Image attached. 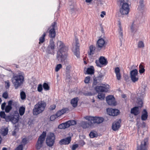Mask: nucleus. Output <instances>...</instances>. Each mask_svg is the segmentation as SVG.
<instances>
[{
	"mask_svg": "<svg viewBox=\"0 0 150 150\" xmlns=\"http://www.w3.org/2000/svg\"><path fill=\"white\" fill-rule=\"evenodd\" d=\"M106 100L108 104L110 105H116V102L115 98L112 95H109L107 96L106 98Z\"/></svg>",
	"mask_w": 150,
	"mask_h": 150,
	"instance_id": "15",
	"label": "nucleus"
},
{
	"mask_svg": "<svg viewBox=\"0 0 150 150\" xmlns=\"http://www.w3.org/2000/svg\"><path fill=\"white\" fill-rule=\"evenodd\" d=\"M56 107V105H51L50 107V109L51 110H53L55 109Z\"/></svg>",
	"mask_w": 150,
	"mask_h": 150,
	"instance_id": "59",
	"label": "nucleus"
},
{
	"mask_svg": "<svg viewBox=\"0 0 150 150\" xmlns=\"http://www.w3.org/2000/svg\"><path fill=\"white\" fill-rule=\"evenodd\" d=\"M120 122L118 121L113 123L112 126V129L114 131H116L120 127Z\"/></svg>",
	"mask_w": 150,
	"mask_h": 150,
	"instance_id": "19",
	"label": "nucleus"
},
{
	"mask_svg": "<svg viewBox=\"0 0 150 150\" xmlns=\"http://www.w3.org/2000/svg\"><path fill=\"white\" fill-rule=\"evenodd\" d=\"M16 130L15 129L14 131H13L12 132V135L13 136L16 135Z\"/></svg>",
	"mask_w": 150,
	"mask_h": 150,
	"instance_id": "64",
	"label": "nucleus"
},
{
	"mask_svg": "<svg viewBox=\"0 0 150 150\" xmlns=\"http://www.w3.org/2000/svg\"><path fill=\"white\" fill-rule=\"evenodd\" d=\"M119 38L121 41H122V40L123 39V32L120 26L119 27Z\"/></svg>",
	"mask_w": 150,
	"mask_h": 150,
	"instance_id": "32",
	"label": "nucleus"
},
{
	"mask_svg": "<svg viewBox=\"0 0 150 150\" xmlns=\"http://www.w3.org/2000/svg\"><path fill=\"white\" fill-rule=\"evenodd\" d=\"M25 81L24 74L21 73L13 75L12 78V81L16 89L21 86Z\"/></svg>",
	"mask_w": 150,
	"mask_h": 150,
	"instance_id": "2",
	"label": "nucleus"
},
{
	"mask_svg": "<svg viewBox=\"0 0 150 150\" xmlns=\"http://www.w3.org/2000/svg\"><path fill=\"white\" fill-rule=\"evenodd\" d=\"M116 74L117 79L118 80H120L121 79V77L120 73L118 74L117 73V74Z\"/></svg>",
	"mask_w": 150,
	"mask_h": 150,
	"instance_id": "57",
	"label": "nucleus"
},
{
	"mask_svg": "<svg viewBox=\"0 0 150 150\" xmlns=\"http://www.w3.org/2000/svg\"><path fill=\"white\" fill-rule=\"evenodd\" d=\"M95 62H96V65L97 66H98V67H101L100 64V62L99 61L96 60V61Z\"/></svg>",
	"mask_w": 150,
	"mask_h": 150,
	"instance_id": "61",
	"label": "nucleus"
},
{
	"mask_svg": "<svg viewBox=\"0 0 150 150\" xmlns=\"http://www.w3.org/2000/svg\"><path fill=\"white\" fill-rule=\"evenodd\" d=\"M131 112L135 115H137L139 113L138 107H135L132 108L131 110Z\"/></svg>",
	"mask_w": 150,
	"mask_h": 150,
	"instance_id": "22",
	"label": "nucleus"
},
{
	"mask_svg": "<svg viewBox=\"0 0 150 150\" xmlns=\"http://www.w3.org/2000/svg\"><path fill=\"white\" fill-rule=\"evenodd\" d=\"M106 14L105 12L104 11H102L101 12V14H100V17L102 18L104 17V15H105Z\"/></svg>",
	"mask_w": 150,
	"mask_h": 150,
	"instance_id": "62",
	"label": "nucleus"
},
{
	"mask_svg": "<svg viewBox=\"0 0 150 150\" xmlns=\"http://www.w3.org/2000/svg\"><path fill=\"white\" fill-rule=\"evenodd\" d=\"M19 114L21 116L23 115L25 112V108L23 106L21 107L19 109Z\"/></svg>",
	"mask_w": 150,
	"mask_h": 150,
	"instance_id": "29",
	"label": "nucleus"
},
{
	"mask_svg": "<svg viewBox=\"0 0 150 150\" xmlns=\"http://www.w3.org/2000/svg\"><path fill=\"white\" fill-rule=\"evenodd\" d=\"M99 80L97 79L96 77H95L93 79V85H96L97 83L98 82Z\"/></svg>",
	"mask_w": 150,
	"mask_h": 150,
	"instance_id": "51",
	"label": "nucleus"
},
{
	"mask_svg": "<svg viewBox=\"0 0 150 150\" xmlns=\"http://www.w3.org/2000/svg\"><path fill=\"white\" fill-rule=\"evenodd\" d=\"M6 84V85L5 87L7 89L8 88L10 87V82L8 80H7L5 82Z\"/></svg>",
	"mask_w": 150,
	"mask_h": 150,
	"instance_id": "52",
	"label": "nucleus"
},
{
	"mask_svg": "<svg viewBox=\"0 0 150 150\" xmlns=\"http://www.w3.org/2000/svg\"><path fill=\"white\" fill-rule=\"evenodd\" d=\"M108 114L112 116H117L119 113V110L117 109L108 108L107 109Z\"/></svg>",
	"mask_w": 150,
	"mask_h": 150,
	"instance_id": "16",
	"label": "nucleus"
},
{
	"mask_svg": "<svg viewBox=\"0 0 150 150\" xmlns=\"http://www.w3.org/2000/svg\"><path fill=\"white\" fill-rule=\"evenodd\" d=\"M62 67V66L61 64H59L57 65L55 68V71H58Z\"/></svg>",
	"mask_w": 150,
	"mask_h": 150,
	"instance_id": "39",
	"label": "nucleus"
},
{
	"mask_svg": "<svg viewBox=\"0 0 150 150\" xmlns=\"http://www.w3.org/2000/svg\"><path fill=\"white\" fill-rule=\"evenodd\" d=\"M148 113L146 110L144 109L143 110L142 115L141 116V119L142 120H146L148 117Z\"/></svg>",
	"mask_w": 150,
	"mask_h": 150,
	"instance_id": "23",
	"label": "nucleus"
},
{
	"mask_svg": "<svg viewBox=\"0 0 150 150\" xmlns=\"http://www.w3.org/2000/svg\"><path fill=\"white\" fill-rule=\"evenodd\" d=\"M148 144V139L146 138L141 142L140 146L137 147V150H147Z\"/></svg>",
	"mask_w": 150,
	"mask_h": 150,
	"instance_id": "13",
	"label": "nucleus"
},
{
	"mask_svg": "<svg viewBox=\"0 0 150 150\" xmlns=\"http://www.w3.org/2000/svg\"><path fill=\"white\" fill-rule=\"evenodd\" d=\"M8 96V95L7 92H5L3 94L2 97L5 99L7 98Z\"/></svg>",
	"mask_w": 150,
	"mask_h": 150,
	"instance_id": "50",
	"label": "nucleus"
},
{
	"mask_svg": "<svg viewBox=\"0 0 150 150\" xmlns=\"http://www.w3.org/2000/svg\"><path fill=\"white\" fill-rule=\"evenodd\" d=\"M137 103L139 105L138 108L142 107L143 104V102L142 100L140 98H138L137 99Z\"/></svg>",
	"mask_w": 150,
	"mask_h": 150,
	"instance_id": "36",
	"label": "nucleus"
},
{
	"mask_svg": "<svg viewBox=\"0 0 150 150\" xmlns=\"http://www.w3.org/2000/svg\"><path fill=\"white\" fill-rule=\"evenodd\" d=\"M137 28V26L134 22L132 24L131 27V29L132 32H135Z\"/></svg>",
	"mask_w": 150,
	"mask_h": 150,
	"instance_id": "30",
	"label": "nucleus"
},
{
	"mask_svg": "<svg viewBox=\"0 0 150 150\" xmlns=\"http://www.w3.org/2000/svg\"><path fill=\"white\" fill-rule=\"evenodd\" d=\"M66 111V109H63L58 111L55 114L56 115L57 117H58L61 116L62 115L65 113Z\"/></svg>",
	"mask_w": 150,
	"mask_h": 150,
	"instance_id": "27",
	"label": "nucleus"
},
{
	"mask_svg": "<svg viewBox=\"0 0 150 150\" xmlns=\"http://www.w3.org/2000/svg\"><path fill=\"white\" fill-rule=\"evenodd\" d=\"M46 36L45 33H44L39 38V44H40L42 43L45 41V38Z\"/></svg>",
	"mask_w": 150,
	"mask_h": 150,
	"instance_id": "31",
	"label": "nucleus"
},
{
	"mask_svg": "<svg viewBox=\"0 0 150 150\" xmlns=\"http://www.w3.org/2000/svg\"><path fill=\"white\" fill-rule=\"evenodd\" d=\"M23 150V146L22 145H19L16 149L15 150Z\"/></svg>",
	"mask_w": 150,
	"mask_h": 150,
	"instance_id": "58",
	"label": "nucleus"
},
{
	"mask_svg": "<svg viewBox=\"0 0 150 150\" xmlns=\"http://www.w3.org/2000/svg\"><path fill=\"white\" fill-rule=\"evenodd\" d=\"M107 45V42L102 38H99L98 40L96 46L98 49L100 50L101 49H104Z\"/></svg>",
	"mask_w": 150,
	"mask_h": 150,
	"instance_id": "12",
	"label": "nucleus"
},
{
	"mask_svg": "<svg viewBox=\"0 0 150 150\" xmlns=\"http://www.w3.org/2000/svg\"><path fill=\"white\" fill-rule=\"evenodd\" d=\"M79 42L78 39L76 38H75V42L73 44L72 50L74 52V54L77 57H79Z\"/></svg>",
	"mask_w": 150,
	"mask_h": 150,
	"instance_id": "9",
	"label": "nucleus"
},
{
	"mask_svg": "<svg viewBox=\"0 0 150 150\" xmlns=\"http://www.w3.org/2000/svg\"><path fill=\"white\" fill-rule=\"evenodd\" d=\"M115 72L116 74L120 73V69L119 67H116L115 70Z\"/></svg>",
	"mask_w": 150,
	"mask_h": 150,
	"instance_id": "56",
	"label": "nucleus"
},
{
	"mask_svg": "<svg viewBox=\"0 0 150 150\" xmlns=\"http://www.w3.org/2000/svg\"><path fill=\"white\" fill-rule=\"evenodd\" d=\"M89 135L91 138L97 137L98 136L97 132L95 131H92L90 132Z\"/></svg>",
	"mask_w": 150,
	"mask_h": 150,
	"instance_id": "26",
	"label": "nucleus"
},
{
	"mask_svg": "<svg viewBox=\"0 0 150 150\" xmlns=\"http://www.w3.org/2000/svg\"><path fill=\"white\" fill-rule=\"evenodd\" d=\"M0 116L1 117L5 118L6 117V114L4 112L1 111L0 112Z\"/></svg>",
	"mask_w": 150,
	"mask_h": 150,
	"instance_id": "48",
	"label": "nucleus"
},
{
	"mask_svg": "<svg viewBox=\"0 0 150 150\" xmlns=\"http://www.w3.org/2000/svg\"><path fill=\"white\" fill-rule=\"evenodd\" d=\"M19 117L18 113L17 111H15L14 115L7 116L6 118V120L7 121H10L14 124L18 122Z\"/></svg>",
	"mask_w": 150,
	"mask_h": 150,
	"instance_id": "6",
	"label": "nucleus"
},
{
	"mask_svg": "<svg viewBox=\"0 0 150 150\" xmlns=\"http://www.w3.org/2000/svg\"><path fill=\"white\" fill-rule=\"evenodd\" d=\"M138 74V71L137 69H134L131 71L130 73V77L137 76Z\"/></svg>",
	"mask_w": 150,
	"mask_h": 150,
	"instance_id": "33",
	"label": "nucleus"
},
{
	"mask_svg": "<svg viewBox=\"0 0 150 150\" xmlns=\"http://www.w3.org/2000/svg\"><path fill=\"white\" fill-rule=\"evenodd\" d=\"M90 76H88L86 77L84 80V82L86 83H88L90 81Z\"/></svg>",
	"mask_w": 150,
	"mask_h": 150,
	"instance_id": "45",
	"label": "nucleus"
},
{
	"mask_svg": "<svg viewBox=\"0 0 150 150\" xmlns=\"http://www.w3.org/2000/svg\"><path fill=\"white\" fill-rule=\"evenodd\" d=\"M46 106L45 103L44 101L39 102L34 106L33 110V114L38 115L42 112L45 109Z\"/></svg>",
	"mask_w": 150,
	"mask_h": 150,
	"instance_id": "3",
	"label": "nucleus"
},
{
	"mask_svg": "<svg viewBox=\"0 0 150 150\" xmlns=\"http://www.w3.org/2000/svg\"><path fill=\"white\" fill-rule=\"evenodd\" d=\"M43 87L44 90L46 91L49 90L50 88L48 84L46 83H44L43 85Z\"/></svg>",
	"mask_w": 150,
	"mask_h": 150,
	"instance_id": "35",
	"label": "nucleus"
},
{
	"mask_svg": "<svg viewBox=\"0 0 150 150\" xmlns=\"http://www.w3.org/2000/svg\"><path fill=\"white\" fill-rule=\"evenodd\" d=\"M85 118L86 120L92 122L93 125L95 123H101L104 120V119L103 117H98L87 116L85 117Z\"/></svg>",
	"mask_w": 150,
	"mask_h": 150,
	"instance_id": "8",
	"label": "nucleus"
},
{
	"mask_svg": "<svg viewBox=\"0 0 150 150\" xmlns=\"http://www.w3.org/2000/svg\"><path fill=\"white\" fill-rule=\"evenodd\" d=\"M6 105V103L5 102L3 103L1 105V109L2 110H3L5 109V107Z\"/></svg>",
	"mask_w": 150,
	"mask_h": 150,
	"instance_id": "60",
	"label": "nucleus"
},
{
	"mask_svg": "<svg viewBox=\"0 0 150 150\" xmlns=\"http://www.w3.org/2000/svg\"><path fill=\"white\" fill-rule=\"evenodd\" d=\"M46 134V132L44 131L39 137L36 145V147L37 149H40L43 146Z\"/></svg>",
	"mask_w": 150,
	"mask_h": 150,
	"instance_id": "4",
	"label": "nucleus"
},
{
	"mask_svg": "<svg viewBox=\"0 0 150 150\" xmlns=\"http://www.w3.org/2000/svg\"><path fill=\"white\" fill-rule=\"evenodd\" d=\"M20 96L21 99L22 100H24L26 98V95L25 93L23 91L21 92Z\"/></svg>",
	"mask_w": 150,
	"mask_h": 150,
	"instance_id": "37",
	"label": "nucleus"
},
{
	"mask_svg": "<svg viewBox=\"0 0 150 150\" xmlns=\"http://www.w3.org/2000/svg\"><path fill=\"white\" fill-rule=\"evenodd\" d=\"M139 72L140 74H142L145 71V69L143 66L141 64L139 66Z\"/></svg>",
	"mask_w": 150,
	"mask_h": 150,
	"instance_id": "34",
	"label": "nucleus"
},
{
	"mask_svg": "<svg viewBox=\"0 0 150 150\" xmlns=\"http://www.w3.org/2000/svg\"><path fill=\"white\" fill-rule=\"evenodd\" d=\"M109 86L108 85H104L103 86H97L95 88V89L97 92H106L108 91Z\"/></svg>",
	"mask_w": 150,
	"mask_h": 150,
	"instance_id": "14",
	"label": "nucleus"
},
{
	"mask_svg": "<svg viewBox=\"0 0 150 150\" xmlns=\"http://www.w3.org/2000/svg\"><path fill=\"white\" fill-rule=\"evenodd\" d=\"M144 47L143 42L142 41H140L138 43V47L139 48H143Z\"/></svg>",
	"mask_w": 150,
	"mask_h": 150,
	"instance_id": "42",
	"label": "nucleus"
},
{
	"mask_svg": "<svg viewBox=\"0 0 150 150\" xmlns=\"http://www.w3.org/2000/svg\"><path fill=\"white\" fill-rule=\"evenodd\" d=\"M43 90V88L42 85L41 84H40L38 85L37 88V90L39 92H41Z\"/></svg>",
	"mask_w": 150,
	"mask_h": 150,
	"instance_id": "40",
	"label": "nucleus"
},
{
	"mask_svg": "<svg viewBox=\"0 0 150 150\" xmlns=\"http://www.w3.org/2000/svg\"><path fill=\"white\" fill-rule=\"evenodd\" d=\"M139 95H138L139 96H140L141 97H143V96L145 94L144 90V89H143L142 91H139Z\"/></svg>",
	"mask_w": 150,
	"mask_h": 150,
	"instance_id": "49",
	"label": "nucleus"
},
{
	"mask_svg": "<svg viewBox=\"0 0 150 150\" xmlns=\"http://www.w3.org/2000/svg\"><path fill=\"white\" fill-rule=\"evenodd\" d=\"M94 69L93 67H90L88 68L86 71V73L85 74H92L94 73Z\"/></svg>",
	"mask_w": 150,
	"mask_h": 150,
	"instance_id": "25",
	"label": "nucleus"
},
{
	"mask_svg": "<svg viewBox=\"0 0 150 150\" xmlns=\"http://www.w3.org/2000/svg\"><path fill=\"white\" fill-rule=\"evenodd\" d=\"M69 122H68V121L64 123H63V124H64L65 129L69 127H70L69 124Z\"/></svg>",
	"mask_w": 150,
	"mask_h": 150,
	"instance_id": "53",
	"label": "nucleus"
},
{
	"mask_svg": "<svg viewBox=\"0 0 150 150\" xmlns=\"http://www.w3.org/2000/svg\"><path fill=\"white\" fill-rule=\"evenodd\" d=\"M57 118V117L56 114L50 116V120L51 121H54L55 119Z\"/></svg>",
	"mask_w": 150,
	"mask_h": 150,
	"instance_id": "44",
	"label": "nucleus"
},
{
	"mask_svg": "<svg viewBox=\"0 0 150 150\" xmlns=\"http://www.w3.org/2000/svg\"><path fill=\"white\" fill-rule=\"evenodd\" d=\"M99 61L101 64L105 65L107 64V61L103 57H100Z\"/></svg>",
	"mask_w": 150,
	"mask_h": 150,
	"instance_id": "28",
	"label": "nucleus"
},
{
	"mask_svg": "<svg viewBox=\"0 0 150 150\" xmlns=\"http://www.w3.org/2000/svg\"><path fill=\"white\" fill-rule=\"evenodd\" d=\"M71 140V137H69L62 139L60 141L59 143L61 145L68 144L70 142Z\"/></svg>",
	"mask_w": 150,
	"mask_h": 150,
	"instance_id": "18",
	"label": "nucleus"
},
{
	"mask_svg": "<svg viewBox=\"0 0 150 150\" xmlns=\"http://www.w3.org/2000/svg\"><path fill=\"white\" fill-rule=\"evenodd\" d=\"M130 78L132 81L133 82H135L137 81L138 80V78L137 76L130 77Z\"/></svg>",
	"mask_w": 150,
	"mask_h": 150,
	"instance_id": "38",
	"label": "nucleus"
},
{
	"mask_svg": "<svg viewBox=\"0 0 150 150\" xmlns=\"http://www.w3.org/2000/svg\"><path fill=\"white\" fill-rule=\"evenodd\" d=\"M8 133V129L7 128H5L3 131H2V134L4 136H5L7 135Z\"/></svg>",
	"mask_w": 150,
	"mask_h": 150,
	"instance_id": "46",
	"label": "nucleus"
},
{
	"mask_svg": "<svg viewBox=\"0 0 150 150\" xmlns=\"http://www.w3.org/2000/svg\"><path fill=\"white\" fill-rule=\"evenodd\" d=\"M12 100H9L8 102V105H7L5 108V111L6 113L9 112L12 108L11 105H12Z\"/></svg>",
	"mask_w": 150,
	"mask_h": 150,
	"instance_id": "20",
	"label": "nucleus"
},
{
	"mask_svg": "<svg viewBox=\"0 0 150 150\" xmlns=\"http://www.w3.org/2000/svg\"><path fill=\"white\" fill-rule=\"evenodd\" d=\"M56 25V23L54 22L48 29L49 30V37L50 38V40H54V39L56 35L55 28Z\"/></svg>",
	"mask_w": 150,
	"mask_h": 150,
	"instance_id": "11",
	"label": "nucleus"
},
{
	"mask_svg": "<svg viewBox=\"0 0 150 150\" xmlns=\"http://www.w3.org/2000/svg\"><path fill=\"white\" fill-rule=\"evenodd\" d=\"M55 46L54 40H50L49 43L46 49V54L47 55H54L55 53Z\"/></svg>",
	"mask_w": 150,
	"mask_h": 150,
	"instance_id": "7",
	"label": "nucleus"
},
{
	"mask_svg": "<svg viewBox=\"0 0 150 150\" xmlns=\"http://www.w3.org/2000/svg\"><path fill=\"white\" fill-rule=\"evenodd\" d=\"M57 44L59 45V50L58 52L57 58L58 60L62 62L66 59L67 57V51L68 50L67 47L65 46L64 43L61 41H58Z\"/></svg>",
	"mask_w": 150,
	"mask_h": 150,
	"instance_id": "1",
	"label": "nucleus"
},
{
	"mask_svg": "<svg viewBox=\"0 0 150 150\" xmlns=\"http://www.w3.org/2000/svg\"><path fill=\"white\" fill-rule=\"evenodd\" d=\"M90 51L88 52L89 55L91 56L93 55L94 53L95 50V47L93 45H91L89 47Z\"/></svg>",
	"mask_w": 150,
	"mask_h": 150,
	"instance_id": "24",
	"label": "nucleus"
},
{
	"mask_svg": "<svg viewBox=\"0 0 150 150\" xmlns=\"http://www.w3.org/2000/svg\"><path fill=\"white\" fill-rule=\"evenodd\" d=\"M78 147V145L77 144H75L72 145L71 149L72 150H75Z\"/></svg>",
	"mask_w": 150,
	"mask_h": 150,
	"instance_id": "54",
	"label": "nucleus"
},
{
	"mask_svg": "<svg viewBox=\"0 0 150 150\" xmlns=\"http://www.w3.org/2000/svg\"><path fill=\"white\" fill-rule=\"evenodd\" d=\"M58 128L59 129H65L64 124H63V123H62L59 125L58 126Z\"/></svg>",
	"mask_w": 150,
	"mask_h": 150,
	"instance_id": "55",
	"label": "nucleus"
},
{
	"mask_svg": "<svg viewBox=\"0 0 150 150\" xmlns=\"http://www.w3.org/2000/svg\"><path fill=\"white\" fill-rule=\"evenodd\" d=\"M17 102L15 101H13L12 100V105L14 106H16L17 105Z\"/></svg>",
	"mask_w": 150,
	"mask_h": 150,
	"instance_id": "63",
	"label": "nucleus"
},
{
	"mask_svg": "<svg viewBox=\"0 0 150 150\" xmlns=\"http://www.w3.org/2000/svg\"><path fill=\"white\" fill-rule=\"evenodd\" d=\"M79 100L78 97H76L72 99L71 101V103L73 107H76L77 105V103Z\"/></svg>",
	"mask_w": 150,
	"mask_h": 150,
	"instance_id": "21",
	"label": "nucleus"
},
{
	"mask_svg": "<svg viewBox=\"0 0 150 150\" xmlns=\"http://www.w3.org/2000/svg\"><path fill=\"white\" fill-rule=\"evenodd\" d=\"M98 99L102 100L104 99L105 98V95L103 94H99L98 96Z\"/></svg>",
	"mask_w": 150,
	"mask_h": 150,
	"instance_id": "43",
	"label": "nucleus"
},
{
	"mask_svg": "<svg viewBox=\"0 0 150 150\" xmlns=\"http://www.w3.org/2000/svg\"><path fill=\"white\" fill-rule=\"evenodd\" d=\"M103 75L102 74H100L96 78L99 80V81H100L102 79H103Z\"/></svg>",
	"mask_w": 150,
	"mask_h": 150,
	"instance_id": "47",
	"label": "nucleus"
},
{
	"mask_svg": "<svg viewBox=\"0 0 150 150\" xmlns=\"http://www.w3.org/2000/svg\"><path fill=\"white\" fill-rule=\"evenodd\" d=\"M68 122H69V126L71 125H74L76 124V121L74 120H69Z\"/></svg>",
	"mask_w": 150,
	"mask_h": 150,
	"instance_id": "41",
	"label": "nucleus"
},
{
	"mask_svg": "<svg viewBox=\"0 0 150 150\" xmlns=\"http://www.w3.org/2000/svg\"><path fill=\"white\" fill-rule=\"evenodd\" d=\"M81 125L83 129H86L92 127L93 126V125L90 121L88 122L82 121L81 123Z\"/></svg>",
	"mask_w": 150,
	"mask_h": 150,
	"instance_id": "17",
	"label": "nucleus"
},
{
	"mask_svg": "<svg viewBox=\"0 0 150 150\" xmlns=\"http://www.w3.org/2000/svg\"><path fill=\"white\" fill-rule=\"evenodd\" d=\"M55 137L53 133H50L47 135L46 139V143L47 145L50 147L52 146L54 142Z\"/></svg>",
	"mask_w": 150,
	"mask_h": 150,
	"instance_id": "10",
	"label": "nucleus"
},
{
	"mask_svg": "<svg viewBox=\"0 0 150 150\" xmlns=\"http://www.w3.org/2000/svg\"><path fill=\"white\" fill-rule=\"evenodd\" d=\"M121 7L120 9V12L122 15H127L129 13V8L128 4L124 0H121L120 2Z\"/></svg>",
	"mask_w": 150,
	"mask_h": 150,
	"instance_id": "5",
	"label": "nucleus"
}]
</instances>
